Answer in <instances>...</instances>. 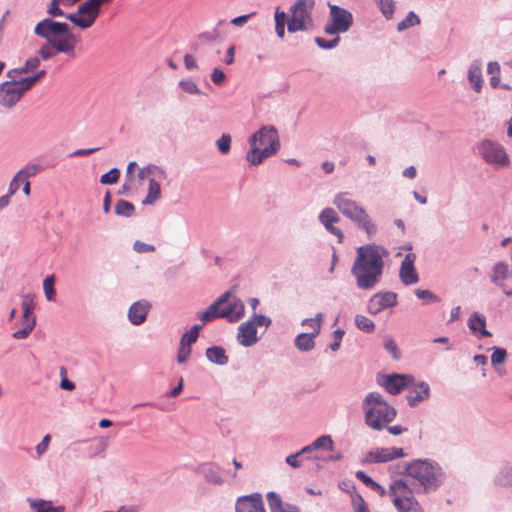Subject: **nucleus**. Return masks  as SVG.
I'll return each mask as SVG.
<instances>
[{"instance_id":"f257e3e1","label":"nucleus","mask_w":512,"mask_h":512,"mask_svg":"<svg viewBox=\"0 0 512 512\" xmlns=\"http://www.w3.org/2000/svg\"><path fill=\"white\" fill-rule=\"evenodd\" d=\"M34 33L46 40L37 52L41 59H51L57 53L74 56L79 39L67 23L45 18L37 23Z\"/></svg>"},{"instance_id":"f03ea898","label":"nucleus","mask_w":512,"mask_h":512,"mask_svg":"<svg viewBox=\"0 0 512 512\" xmlns=\"http://www.w3.org/2000/svg\"><path fill=\"white\" fill-rule=\"evenodd\" d=\"M388 255V250L377 244H368L357 249L351 273L359 289L371 290L376 287L383 274L384 258Z\"/></svg>"},{"instance_id":"7ed1b4c3","label":"nucleus","mask_w":512,"mask_h":512,"mask_svg":"<svg viewBox=\"0 0 512 512\" xmlns=\"http://www.w3.org/2000/svg\"><path fill=\"white\" fill-rule=\"evenodd\" d=\"M399 472L417 480L424 493L436 491L445 481L442 467L429 459H414L398 465Z\"/></svg>"},{"instance_id":"20e7f679","label":"nucleus","mask_w":512,"mask_h":512,"mask_svg":"<svg viewBox=\"0 0 512 512\" xmlns=\"http://www.w3.org/2000/svg\"><path fill=\"white\" fill-rule=\"evenodd\" d=\"M249 150L246 161L251 166H258L265 159L274 156L280 149V139L277 129L273 125H264L248 138Z\"/></svg>"},{"instance_id":"39448f33","label":"nucleus","mask_w":512,"mask_h":512,"mask_svg":"<svg viewBox=\"0 0 512 512\" xmlns=\"http://www.w3.org/2000/svg\"><path fill=\"white\" fill-rule=\"evenodd\" d=\"M365 424L373 430L381 431L397 416V410L387 403L378 392L368 393L362 403Z\"/></svg>"},{"instance_id":"423d86ee","label":"nucleus","mask_w":512,"mask_h":512,"mask_svg":"<svg viewBox=\"0 0 512 512\" xmlns=\"http://www.w3.org/2000/svg\"><path fill=\"white\" fill-rule=\"evenodd\" d=\"M332 203L344 217L364 230L368 236L377 232V227L369 214L360 204L351 199L347 192L337 193Z\"/></svg>"},{"instance_id":"0eeeda50","label":"nucleus","mask_w":512,"mask_h":512,"mask_svg":"<svg viewBox=\"0 0 512 512\" xmlns=\"http://www.w3.org/2000/svg\"><path fill=\"white\" fill-rule=\"evenodd\" d=\"M313 8V0H297L290 7V19L287 22L288 32L296 33L310 30L313 27Z\"/></svg>"},{"instance_id":"6e6552de","label":"nucleus","mask_w":512,"mask_h":512,"mask_svg":"<svg viewBox=\"0 0 512 512\" xmlns=\"http://www.w3.org/2000/svg\"><path fill=\"white\" fill-rule=\"evenodd\" d=\"M389 494L399 512H423L406 481L394 480L389 486Z\"/></svg>"},{"instance_id":"1a4fd4ad","label":"nucleus","mask_w":512,"mask_h":512,"mask_svg":"<svg viewBox=\"0 0 512 512\" xmlns=\"http://www.w3.org/2000/svg\"><path fill=\"white\" fill-rule=\"evenodd\" d=\"M477 152L484 162L497 169L510 166V157L505 147L494 140L484 139L477 145Z\"/></svg>"},{"instance_id":"9d476101","label":"nucleus","mask_w":512,"mask_h":512,"mask_svg":"<svg viewBox=\"0 0 512 512\" xmlns=\"http://www.w3.org/2000/svg\"><path fill=\"white\" fill-rule=\"evenodd\" d=\"M112 0H86L81 3L77 11L66 15V19L81 29L90 28L100 14L101 5Z\"/></svg>"},{"instance_id":"9b49d317","label":"nucleus","mask_w":512,"mask_h":512,"mask_svg":"<svg viewBox=\"0 0 512 512\" xmlns=\"http://www.w3.org/2000/svg\"><path fill=\"white\" fill-rule=\"evenodd\" d=\"M329 20L324 27V32L329 35H337L347 32L353 24V16L347 9L335 4H328Z\"/></svg>"},{"instance_id":"f8f14e48","label":"nucleus","mask_w":512,"mask_h":512,"mask_svg":"<svg viewBox=\"0 0 512 512\" xmlns=\"http://www.w3.org/2000/svg\"><path fill=\"white\" fill-rule=\"evenodd\" d=\"M222 295H227V298L222 304L217 306L219 317L226 319L230 323L240 321L245 316L244 302L230 291H226Z\"/></svg>"},{"instance_id":"ddd939ff","label":"nucleus","mask_w":512,"mask_h":512,"mask_svg":"<svg viewBox=\"0 0 512 512\" xmlns=\"http://www.w3.org/2000/svg\"><path fill=\"white\" fill-rule=\"evenodd\" d=\"M323 321V314L317 313L314 318H305L302 320L301 325L305 326L307 323H314V331L311 333H300L294 340L295 347L300 352H308L315 347V337L321 331V323Z\"/></svg>"},{"instance_id":"4468645a","label":"nucleus","mask_w":512,"mask_h":512,"mask_svg":"<svg viewBox=\"0 0 512 512\" xmlns=\"http://www.w3.org/2000/svg\"><path fill=\"white\" fill-rule=\"evenodd\" d=\"M403 448L398 447H377L370 450L363 458L364 464H380L405 457Z\"/></svg>"},{"instance_id":"2eb2a0df","label":"nucleus","mask_w":512,"mask_h":512,"mask_svg":"<svg viewBox=\"0 0 512 512\" xmlns=\"http://www.w3.org/2000/svg\"><path fill=\"white\" fill-rule=\"evenodd\" d=\"M397 305V294L392 291L378 292L368 301L367 310L370 314L376 315L386 308Z\"/></svg>"},{"instance_id":"dca6fc26","label":"nucleus","mask_w":512,"mask_h":512,"mask_svg":"<svg viewBox=\"0 0 512 512\" xmlns=\"http://www.w3.org/2000/svg\"><path fill=\"white\" fill-rule=\"evenodd\" d=\"M414 378L407 374H390L382 377L379 381L386 391L392 395L399 394L403 389L409 388Z\"/></svg>"},{"instance_id":"f3484780","label":"nucleus","mask_w":512,"mask_h":512,"mask_svg":"<svg viewBox=\"0 0 512 512\" xmlns=\"http://www.w3.org/2000/svg\"><path fill=\"white\" fill-rule=\"evenodd\" d=\"M23 94L16 81H5L0 84V105L11 108L22 98Z\"/></svg>"},{"instance_id":"a211bd4d","label":"nucleus","mask_w":512,"mask_h":512,"mask_svg":"<svg viewBox=\"0 0 512 512\" xmlns=\"http://www.w3.org/2000/svg\"><path fill=\"white\" fill-rule=\"evenodd\" d=\"M415 260L416 255L414 253H408L404 257L400 270H399V278L401 282L406 285H413L419 282V276L415 269Z\"/></svg>"},{"instance_id":"6ab92c4d","label":"nucleus","mask_w":512,"mask_h":512,"mask_svg":"<svg viewBox=\"0 0 512 512\" xmlns=\"http://www.w3.org/2000/svg\"><path fill=\"white\" fill-rule=\"evenodd\" d=\"M235 510L236 512H266L262 495L259 493L239 497L235 504Z\"/></svg>"},{"instance_id":"aec40b11","label":"nucleus","mask_w":512,"mask_h":512,"mask_svg":"<svg viewBox=\"0 0 512 512\" xmlns=\"http://www.w3.org/2000/svg\"><path fill=\"white\" fill-rule=\"evenodd\" d=\"M318 220L329 233L335 235L340 243L342 242L344 234L341 229L334 226L335 223L340 221V217L334 209L324 208L320 212Z\"/></svg>"},{"instance_id":"412c9836","label":"nucleus","mask_w":512,"mask_h":512,"mask_svg":"<svg viewBox=\"0 0 512 512\" xmlns=\"http://www.w3.org/2000/svg\"><path fill=\"white\" fill-rule=\"evenodd\" d=\"M236 338L243 347H251L259 341L257 328L250 319L239 325Z\"/></svg>"},{"instance_id":"4be33fe9","label":"nucleus","mask_w":512,"mask_h":512,"mask_svg":"<svg viewBox=\"0 0 512 512\" xmlns=\"http://www.w3.org/2000/svg\"><path fill=\"white\" fill-rule=\"evenodd\" d=\"M220 470L219 465L214 462L202 463L196 468V472L202 475L207 483L212 485H222L224 483Z\"/></svg>"},{"instance_id":"5701e85b","label":"nucleus","mask_w":512,"mask_h":512,"mask_svg":"<svg viewBox=\"0 0 512 512\" xmlns=\"http://www.w3.org/2000/svg\"><path fill=\"white\" fill-rule=\"evenodd\" d=\"M406 399L410 407H416L419 403L427 400L430 397V386L428 383L422 381L419 383H412Z\"/></svg>"},{"instance_id":"b1692460","label":"nucleus","mask_w":512,"mask_h":512,"mask_svg":"<svg viewBox=\"0 0 512 512\" xmlns=\"http://www.w3.org/2000/svg\"><path fill=\"white\" fill-rule=\"evenodd\" d=\"M151 304L147 300H139L134 302L128 309V319L133 325H141L145 322Z\"/></svg>"},{"instance_id":"393cba45","label":"nucleus","mask_w":512,"mask_h":512,"mask_svg":"<svg viewBox=\"0 0 512 512\" xmlns=\"http://www.w3.org/2000/svg\"><path fill=\"white\" fill-rule=\"evenodd\" d=\"M467 78L473 90L479 93L483 87L482 61L474 59L468 68Z\"/></svg>"},{"instance_id":"a878e982","label":"nucleus","mask_w":512,"mask_h":512,"mask_svg":"<svg viewBox=\"0 0 512 512\" xmlns=\"http://www.w3.org/2000/svg\"><path fill=\"white\" fill-rule=\"evenodd\" d=\"M267 501L271 512H300L297 506L283 503L280 496L275 492L267 494Z\"/></svg>"},{"instance_id":"bb28decb","label":"nucleus","mask_w":512,"mask_h":512,"mask_svg":"<svg viewBox=\"0 0 512 512\" xmlns=\"http://www.w3.org/2000/svg\"><path fill=\"white\" fill-rule=\"evenodd\" d=\"M508 278H512V269L509 268L506 262H496L492 267L490 275L491 282L495 285H499L504 283V280Z\"/></svg>"},{"instance_id":"cd10ccee","label":"nucleus","mask_w":512,"mask_h":512,"mask_svg":"<svg viewBox=\"0 0 512 512\" xmlns=\"http://www.w3.org/2000/svg\"><path fill=\"white\" fill-rule=\"evenodd\" d=\"M28 503L34 512H65V506H54L50 500L40 498L28 499Z\"/></svg>"},{"instance_id":"c85d7f7f","label":"nucleus","mask_w":512,"mask_h":512,"mask_svg":"<svg viewBox=\"0 0 512 512\" xmlns=\"http://www.w3.org/2000/svg\"><path fill=\"white\" fill-rule=\"evenodd\" d=\"M226 298L227 295H220L205 311L197 315V318L202 322V326L213 321L214 319L220 318L217 311V306L222 304Z\"/></svg>"},{"instance_id":"c756f323","label":"nucleus","mask_w":512,"mask_h":512,"mask_svg":"<svg viewBox=\"0 0 512 512\" xmlns=\"http://www.w3.org/2000/svg\"><path fill=\"white\" fill-rule=\"evenodd\" d=\"M205 356L213 364L224 366L229 362L226 351L221 346H212L206 349Z\"/></svg>"},{"instance_id":"7c9ffc66","label":"nucleus","mask_w":512,"mask_h":512,"mask_svg":"<svg viewBox=\"0 0 512 512\" xmlns=\"http://www.w3.org/2000/svg\"><path fill=\"white\" fill-rule=\"evenodd\" d=\"M468 327L471 331L477 332L479 331L481 337H489L491 333L486 330V319L483 315L478 312H474L470 315L468 319Z\"/></svg>"},{"instance_id":"2f4dec72","label":"nucleus","mask_w":512,"mask_h":512,"mask_svg":"<svg viewBox=\"0 0 512 512\" xmlns=\"http://www.w3.org/2000/svg\"><path fill=\"white\" fill-rule=\"evenodd\" d=\"M21 307L23 310V322H36V316L33 314V310L35 308L34 295L26 294L22 299Z\"/></svg>"},{"instance_id":"473e14b6","label":"nucleus","mask_w":512,"mask_h":512,"mask_svg":"<svg viewBox=\"0 0 512 512\" xmlns=\"http://www.w3.org/2000/svg\"><path fill=\"white\" fill-rule=\"evenodd\" d=\"M494 483L500 487L512 486V466L504 465L500 467L497 475L495 476Z\"/></svg>"},{"instance_id":"72a5a7b5","label":"nucleus","mask_w":512,"mask_h":512,"mask_svg":"<svg viewBox=\"0 0 512 512\" xmlns=\"http://www.w3.org/2000/svg\"><path fill=\"white\" fill-rule=\"evenodd\" d=\"M161 196L160 184L155 178H150L148 182V192L145 199L142 201L144 205L154 204Z\"/></svg>"},{"instance_id":"f704fd0d","label":"nucleus","mask_w":512,"mask_h":512,"mask_svg":"<svg viewBox=\"0 0 512 512\" xmlns=\"http://www.w3.org/2000/svg\"><path fill=\"white\" fill-rule=\"evenodd\" d=\"M201 329H202V325H199V324L193 325L190 328V330L186 331L181 336L179 345L192 348V345L197 341V339L199 337V333H200Z\"/></svg>"},{"instance_id":"c9c22d12","label":"nucleus","mask_w":512,"mask_h":512,"mask_svg":"<svg viewBox=\"0 0 512 512\" xmlns=\"http://www.w3.org/2000/svg\"><path fill=\"white\" fill-rule=\"evenodd\" d=\"M274 20L275 32L280 39H283L285 36V24L287 20V14L284 11H281L279 8H277L274 13Z\"/></svg>"},{"instance_id":"e433bc0d","label":"nucleus","mask_w":512,"mask_h":512,"mask_svg":"<svg viewBox=\"0 0 512 512\" xmlns=\"http://www.w3.org/2000/svg\"><path fill=\"white\" fill-rule=\"evenodd\" d=\"M135 212L134 205L126 200H118L115 204V213L118 216L131 217Z\"/></svg>"},{"instance_id":"4c0bfd02","label":"nucleus","mask_w":512,"mask_h":512,"mask_svg":"<svg viewBox=\"0 0 512 512\" xmlns=\"http://www.w3.org/2000/svg\"><path fill=\"white\" fill-rule=\"evenodd\" d=\"M374 2L378 5L381 13L387 20L392 19L395 11L394 0H374Z\"/></svg>"},{"instance_id":"58836bf2","label":"nucleus","mask_w":512,"mask_h":512,"mask_svg":"<svg viewBox=\"0 0 512 512\" xmlns=\"http://www.w3.org/2000/svg\"><path fill=\"white\" fill-rule=\"evenodd\" d=\"M419 23H420L419 17L413 11H410L406 15V17L398 23L397 31L402 32L408 28L418 25Z\"/></svg>"},{"instance_id":"ea45409f","label":"nucleus","mask_w":512,"mask_h":512,"mask_svg":"<svg viewBox=\"0 0 512 512\" xmlns=\"http://www.w3.org/2000/svg\"><path fill=\"white\" fill-rule=\"evenodd\" d=\"M355 325L357 326V328L359 330H362L367 333H371L375 329L374 322L372 320H370L369 318H367L366 316L361 315V314H357L355 316Z\"/></svg>"},{"instance_id":"a19ab883","label":"nucleus","mask_w":512,"mask_h":512,"mask_svg":"<svg viewBox=\"0 0 512 512\" xmlns=\"http://www.w3.org/2000/svg\"><path fill=\"white\" fill-rule=\"evenodd\" d=\"M312 447L314 448V450L323 449L327 451H332L334 443L330 435H322L312 443Z\"/></svg>"},{"instance_id":"79ce46f5","label":"nucleus","mask_w":512,"mask_h":512,"mask_svg":"<svg viewBox=\"0 0 512 512\" xmlns=\"http://www.w3.org/2000/svg\"><path fill=\"white\" fill-rule=\"evenodd\" d=\"M180 89L190 95H201L202 92L198 85L192 79H183L179 81Z\"/></svg>"},{"instance_id":"37998d69","label":"nucleus","mask_w":512,"mask_h":512,"mask_svg":"<svg viewBox=\"0 0 512 512\" xmlns=\"http://www.w3.org/2000/svg\"><path fill=\"white\" fill-rule=\"evenodd\" d=\"M231 142H232V138H231L230 134H227V133L222 134L216 140V146H217L218 151L223 155L228 154L231 150Z\"/></svg>"},{"instance_id":"c03bdc74","label":"nucleus","mask_w":512,"mask_h":512,"mask_svg":"<svg viewBox=\"0 0 512 512\" xmlns=\"http://www.w3.org/2000/svg\"><path fill=\"white\" fill-rule=\"evenodd\" d=\"M41 170L39 164H29L19 170L16 175L18 179L25 180V178L34 177Z\"/></svg>"},{"instance_id":"a18cd8bd","label":"nucleus","mask_w":512,"mask_h":512,"mask_svg":"<svg viewBox=\"0 0 512 512\" xmlns=\"http://www.w3.org/2000/svg\"><path fill=\"white\" fill-rule=\"evenodd\" d=\"M60 3H67L66 0H51V3L49 4L48 6V9H47V13L51 16V17H65L66 18V15L65 12L59 7Z\"/></svg>"},{"instance_id":"49530a36","label":"nucleus","mask_w":512,"mask_h":512,"mask_svg":"<svg viewBox=\"0 0 512 512\" xmlns=\"http://www.w3.org/2000/svg\"><path fill=\"white\" fill-rule=\"evenodd\" d=\"M352 507L354 512H370L366 502L359 493H352Z\"/></svg>"},{"instance_id":"de8ad7c7","label":"nucleus","mask_w":512,"mask_h":512,"mask_svg":"<svg viewBox=\"0 0 512 512\" xmlns=\"http://www.w3.org/2000/svg\"><path fill=\"white\" fill-rule=\"evenodd\" d=\"M43 289L45 296L48 301H52L55 298V289H54V276H48L43 281Z\"/></svg>"},{"instance_id":"09e8293b","label":"nucleus","mask_w":512,"mask_h":512,"mask_svg":"<svg viewBox=\"0 0 512 512\" xmlns=\"http://www.w3.org/2000/svg\"><path fill=\"white\" fill-rule=\"evenodd\" d=\"M493 353L491 355V363L493 366L502 364L506 357H507V351L504 348L500 347H493Z\"/></svg>"},{"instance_id":"8fccbe9b","label":"nucleus","mask_w":512,"mask_h":512,"mask_svg":"<svg viewBox=\"0 0 512 512\" xmlns=\"http://www.w3.org/2000/svg\"><path fill=\"white\" fill-rule=\"evenodd\" d=\"M120 177V171L117 168H112L109 172L103 174L100 178L102 184H115Z\"/></svg>"},{"instance_id":"3c124183","label":"nucleus","mask_w":512,"mask_h":512,"mask_svg":"<svg viewBox=\"0 0 512 512\" xmlns=\"http://www.w3.org/2000/svg\"><path fill=\"white\" fill-rule=\"evenodd\" d=\"M37 82V77L29 76L25 78L19 79V81H16L17 87L21 91V93L24 95V93L28 90H30L33 85Z\"/></svg>"},{"instance_id":"603ef678","label":"nucleus","mask_w":512,"mask_h":512,"mask_svg":"<svg viewBox=\"0 0 512 512\" xmlns=\"http://www.w3.org/2000/svg\"><path fill=\"white\" fill-rule=\"evenodd\" d=\"M24 324H25V326L22 329H19L12 334L13 338H15V339L27 338L30 335V333L33 331V329L36 325V322L30 321L29 323H24Z\"/></svg>"},{"instance_id":"864d4df0","label":"nucleus","mask_w":512,"mask_h":512,"mask_svg":"<svg viewBox=\"0 0 512 512\" xmlns=\"http://www.w3.org/2000/svg\"><path fill=\"white\" fill-rule=\"evenodd\" d=\"M249 319L252 321L256 328L257 326H265L267 328L272 323V320L269 317L263 314H257L255 312L250 316Z\"/></svg>"},{"instance_id":"5fc2aeb1","label":"nucleus","mask_w":512,"mask_h":512,"mask_svg":"<svg viewBox=\"0 0 512 512\" xmlns=\"http://www.w3.org/2000/svg\"><path fill=\"white\" fill-rule=\"evenodd\" d=\"M339 41H340V38L338 36L331 40H326L322 37L315 38V42H316L317 46L322 49H333L338 45Z\"/></svg>"},{"instance_id":"6e6d98bb","label":"nucleus","mask_w":512,"mask_h":512,"mask_svg":"<svg viewBox=\"0 0 512 512\" xmlns=\"http://www.w3.org/2000/svg\"><path fill=\"white\" fill-rule=\"evenodd\" d=\"M50 441H51V436L45 435L43 437V439L41 440V442L36 445L35 451H36L37 458L42 457L47 452L49 445H50Z\"/></svg>"},{"instance_id":"4d7b16f0","label":"nucleus","mask_w":512,"mask_h":512,"mask_svg":"<svg viewBox=\"0 0 512 512\" xmlns=\"http://www.w3.org/2000/svg\"><path fill=\"white\" fill-rule=\"evenodd\" d=\"M415 295L419 298V299H423L425 300L426 302H429V303H435V302H438L440 299L439 297L432 293L430 290H421V289H418L415 291Z\"/></svg>"},{"instance_id":"13d9d810","label":"nucleus","mask_w":512,"mask_h":512,"mask_svg":"<svg viewBox=\"0 0 512 512\" xmlns=\"http://www.w3.org/2000/svg\"><path fill=\"white\" fill-rule=\"evenodd\" d=\"M146 171H148L149 176H154L155 178H158L160 180L165 179L167 177L166 171L162 167L154 164L147 165Z\"/></svg>"},{"instance_id":"bf43d9fd","label":"nucleus","mask_w":512,"mask_h":512,"mask_svg":"<svg viewBox=\"0 0 512 512\" xmlns=\"http://www.w3.org/2000/svg\"><path fill=\"white\" fill-rule=\"evenodd\" d=\"M384 347L392 355L394 359L399 358V350L397 344L392 338L388 337L385 339Z\"/></svg>"},{"instance_id":"052dcab7","label":"nucleus","mask_w":512,"mask_h":512,"mask_svg":"<svg viewBox=\"0 0 512 512\" xmlns=\"http://www.w3.org/2000/svg\"><path fill=\"white\" fill-rule=\"evenodd\" d=\"M191 352L192 348L179 345L177 353V362L180 364L186 363L191 355Z\"/></svg>"},{"instance_id":"680f3d73","label":"nucleus","mask_w":512,"mask_h":512,"mask_svg":"<svg viewBox=\"0 0 512 512\" xmlns=\"http://www.w3.org/2000/svg\"><path fill=\"white\" fill-rule=\"evenodd\" d=\"M133 249L137 253H148V252L155 251V247L153 245L144 243V242L139 241V240L134 242Z\"/></svg>"},{"instance_id":"e2e57ef3","label":"nucleus","mask_w":512,"mask_h":512,"mask_svg":"<svg viewBox=\"0 0 512 512\" xmlns=\"http://www.w3.org/2000/svg\"><path fill=\"white\" fill-rule=\"evenodd\" d=\"M66 369L64 367H61L60 369V375L62 376V379H61V382H60V387L63 389V390H68V391H72L75 389V384L68 380L66 378Z\"/></svg>"},{"instance_id":"0e129e2a","label":"nucleus","mask_w":512,"mask_h":512,"mask_svg":"<svg viewBox=\"0 0 512 512\" xmlns=\"http://www.w3.org/2000/svg\"><path fill=\"white\" fill-rule=\"evenodd\" d=\"M225 79H226V75L221 69H219V68L213 69V71L211 73V81L215 85H222L224 83Z\"/></svg>"},{"instance_id":"69168bd1","label":"nucleus","mask_w":512,"mask_h":512,"mask_svg":"<svg viewBox=\"0 0 512 512\" xmlns=\"http://www.w3.org/2000/svg\"><path fill=\"white\" fill-rule=\"evenodd\" d=\"M219 37L218 31L215 29L213 31L203 32L198 36V40L202 42H214Z\"/></svg>"},{"instance_id":"338daca9","label":"nucleus","mask_w":512,"mask_h":512,"mask_svg":"<svg viewBox=\"0 0 512 512\" xmlns=\"http://www.w3.org/2000/svg\"><path fill=\"white\" fill-rule=\"evenodd\" d=\"M335 341L330 344V349L332 351H337L340 348L341 340L344 335V331L342 329H337L333 332Z\"/></svg>"},{"instance_id":"774afa93","label":"nucleus","mask_w":512,"mask_h":512,"mask_svg":"<svg viewBox=\"0 0 512 512\" xmlns=\"http://www.w3.org/2000/svg\"><path fill=\"white\" fill-rule=\"evenodd\" d=\"M300 453L296 452L294 454H290L286 457L285 462L293 468H299L302 465V462L298 459Z\"/></svg>"}]
</instances>
